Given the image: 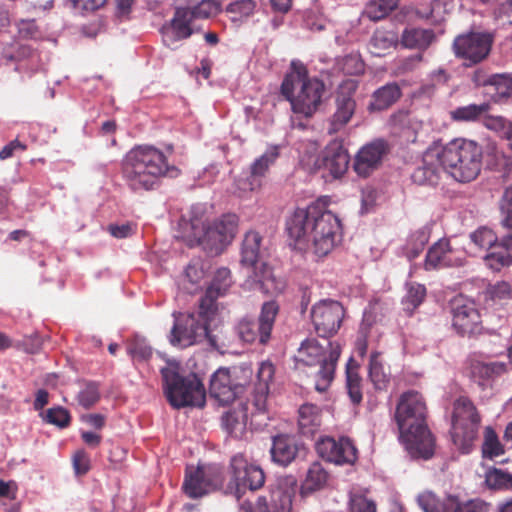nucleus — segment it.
Returning a JSON list of instances; mask_svg holds the SVG:
<instances>
[{
	"label": "nucleus",
	"instance_id": "nucleus-59",
	"mask_svg": "<svg viewBox=\"0 0 512 512\" xmlns=\"http://www.w3.org/2000/svg\"><path fill=\"white\" fill-rule=\"evenodd\" d=\"M99 399L98 386L95 383H88L79 393L78 402L81 406L89 408Z\"/></svg>",
	"mask_w": 512,
	"mask_h": 512
},
{
	"label": "nucleus",
	"instance_id": "nucleus-63",
	"mask_svg": "<svg viewBox=\"0 0 512 512\" xmlns=\"http://www.w3.org/2000/svg\"><path fill=\"white\" fill-rule=\"evenodd\" d=\"M75 12L80 14L91 13L101 8L107 0H70Z\"/></svg>",
	"mask_w": 512,
	"mask_h": 512
},
{
	"label": "nucleus",
	"instance_id": "nucleus-53",
	"mask_svg": "<svg viewBox=\"0 0 512 512\" xmlns=\"http://www.w3.org/2000/svg\"><path fill=\"white\" fill-rule=\"evenodd\" d=\"M417 502L424 512H448V509H446V500L440 502L436 495L430 491L419 494Z\"/></svg>",
	"mask_w": 512,
	"mask_h": 512
},
{
	"label": "nucleus",
	"instance_id": "nucleus-3",
	"mask_svg": "<svg viewBox=\"0 0 512 512\" xmlns=\"http://www.w3.org/2000/svg\"><path fill=\"white\" fill-rule=\"evenodd\" d=\"M274 373L275 368L271 362L260 363L252 401L238 409L229 410L222 416V426L229 434L240 437L249 421L250 426L257 429L267 426L271 419L267 396Z\"/></svg>",
	"mask_w": 512,
	"mask_h": 512
},
{
	"label": "nucleus",
	"instance_id": "nucleus-49",
	"mask_svg": "<svg viewBox=\"0 0 512 512\" xmlns=\"http://www.w3.org/2000/svg\"><path fill=\"white\" fill-rule=\"evenodd\" d=\"M504 450L498 437L491 427L485 428L484 442L482 445V453L485 458L493 459L501 454Z\"/></svg>",
	"mask_w": 512,
	"mask_h": 512
},
{
	"label": "nucleus",
	"instance_id": "nucleus-23",
	"mask_svg": "<svg viewBox=\"0 0 512 512\" xmlns=\"http://www.w3.org/2000/svg\"><path fill=\"white\" fill-rule=\"evenodd\" d=\"M241 387L233 384L228 369L220 368L211 377L210 394L219 403L226 405L231 403L240 393Z\"/></svg>",
	"mask_w": 512,
	"mask_h": 512
},
{
	"label": "nucleus",
	"instance_id": "nucleus-46",
	"mask_svg": "<svg viewBox=\"0 0 512 512\" xmlns=\"http://www.w3.org/2000/svg\"><path fill=\"white\" fill-rule=\"evenodd\" d=\"M490 89L495 90V99L506 98L512 94V76L496 74L490 77L486 83Z\"/></svg>",
	"mask_w": 512,
	"mask_h": 512
},
{
	"label": "nucleus",
	"instance_id": "nucleus-52",
	"mask_svg": "<svg viewBox=\"0 0 512 512\" xmlns=\"http://www.w3.org/2000/svg\"><path fill=\"white\" fill-rule=\"evenodd\" d=\"M486 484L492 489L512 488V475L501 470L492 469L486 473Z\"/></svg>",
	"mask_w": 512,
	"mask_h": 512
},
{
	"label": "nucleus",
	"instance_id": "nucleus-24",
	"mask_svg": "<svg viewBox=\"0 0 512 512\" xmlns=\"http://www.w3.org/2000/svg\"><path fill=\"white\" fill-rule=\"evenodd\" d=\"M349 165V155L342 142L334 140L323 153L322 166L333 178L343 176Z\"/></svg>",
	"mask_w": 512,
	"mask_h": 512
},
{
	"label": "nucleus",
	"instance_id": "nucleus-2",
	"mask_svg": "<svg viewBox=\"0 0 512 512\" xmlns=\"http://www.w3.org/2000/svg\"><path fill=\"white\" fill-rule=\"evenodd\" d=\"M426 404L421 394L407 391L400 396L395 419L400 440L414 458L428 459L434 452V439L425 424Z\"/></svg>",
	"mask_w": 512,
	"mask_h": 512
},
{
	"label": "nucleus",
	"instance_id": "nucleus-9",
	"mask_svg": "<svg viewBox=\"0 0 512 512\" xmlns=\"http://www.w3.org/2000/svg\"><path fill=\"white\" fill-rule=\"evenodd\" d=\"M261 241L262 237L258 232L249 231L245 234L241 249V263L251 268L252 273L248 275L244 286L264 294H277L283 290V282L275 278L271 268L265 263L258 266L261 257Z\"/></svg>",
	"mask_w": 512,
	"mask_h": 512
},
{
	"label": "nucleus",
	"instance_id": "nucleus-12",
	"mask_svg": "<svg viewBox=\"0 0 512 512\" xmlns=\"http://www.w3.org/2000/svg\"><path fill=\"white\" fill-rule=\"evenodd\" d=\"M173 317L174 325L170 333V343L173 346L185 348L208 339L213 347L221 349L208 330L206 313H174Z\"/></svg>",
	"mask_w": 512,
	"mask_h": 512
},
{
	"label": "nucleus",
	"instance_id": "nucleus-10",
	"mask_svg": "<svg viewBox=\"0 0 512 512\" xmlns=\"http://www.w3.org/2000/svg\"><path fill=\"white\" fill-rule=\"evenodd\" d=\"M340 352V346L337 343L328 342L327 346L323 347L317 340L309 339L301 344L297 361L307 366L319 365L315 374V389L318 392L327 391L331 385Z\"/></svg>",
	"mask_w": 512,
	"mask_h": 512
},
{
	"label": "nucleus",
	"instance_id": "nucleus-50",
	"mask_svg": "<svg viewBox=\"0 0 512 512\" xmlns=\"http://www.w3.org/2000/svg\"><path fill=\"white\" fill-rule=\"evenodd\" d=\"M191 13L195 19H204L216 15L220 9V3L216 0H192Z\"/></svg>",
	"mask_w": 512,
	"mask_h": 512
},
{
	"label": "nucleus",
	"instance_id": "nucleus-20",
	"mask_svg": "<svg viewBox=\"0 0 512 512\" xmlns=\"http://www.w3.org/2000/svg\"><path fill=\"white\" fill-rule=\"evenodd\" d=\"M481 315L474 301L457 297L452 302V324L458 333L474 334L481 330Z\"/></svg>",
	"mask_w": 512,
	"mask_h": 512
},
{
	"label": "nucleus",
	"instance_id": "nucleus-42",
	"mask_svg": "<svg viewBox=\"0 0 512 512\" xmlns=\"http://www.w3.org/2000/svg\"><path fill=\"white\" fill-rule=\"evenodd\" d=\"M488 109L489 105L487 103L469 104L452 110L450 114L451 118L455 121L472 122L487 113Z\"/></svg>",
	"mask_w": 512,
	"mask_h": 512
},
{
	"label": "nucleus",
	"instance_id": "nucleus-55",
	"mask_svg": "<svg viewBox=\"0 0 512 512\" xmlns=\"http://www.w3.org/2000/svg\"><path fill=\"white\" fill-rule=\"evenodd\" d=\"M15 57L20 61L17 69H37L39 55L31 47L19 46Z\"/></svg>",
	"mask_w": 512,
	"mask_h": 512
},
{
	"label": "nucleus",
	"instance_id": "nucleus-13",
	"mask_svg": "<svg viewBox=\"0 0 512 512\" xmlns=\"http://www.w3.org/2000/svg\"><path fill=\"white\" fill-rule=\"evenodd\" d=\"M296 491V479L286 476L279 479L277 487L268 495L259 496L255 506L246 500L241 502L238 512H290Z\"/></svg>",
	"mask_w": 512,
	"mask_h": 512
},
{
	"label": "nucleus",
	"instance_id": "nucleus-27",
	"mask_svg": "<svg viewBox=\"0 0 512 512\" xmlns=\"http://www.w3.org/2000/svg\"><path fill=\"white\" fill-rule=\"evenodd\" d=\"M355 111V101L351 96L338 95L336 98V111L332 115L328 133L334 134L343 129L350 121Z\"/></svg>",
	"mask_w": 512,
	"mask_h": 512
},
{
	"label": "nucleus",
	"instance_id": "nucleus-51",
	"mask_svg": "<svg viewBox=\"0 0 512 512\" xmlns=\"http://www.w3.org/2000/svg\"><path fill=\"white\" fill-rule=\"evenodd\" d=\"M470 239L476 247L479 249L487 250V252H489L491 246H494V244L498 241L495 233L487 227L478 228L476 231L470 234Z\"/></svg>",
	"mask_w": 512,
	"mask_h": 512
},
{
	"label": "nucleus",
	"instance_id": "nucleus-29",
	"mask_svg": "<svg viewBox=\"0 0 512 512\" xmlns=\"http://www.w3.org/2000/svg\"><path fill=\"white\" fill-rule=\"evenodd\" d=\"M507 371V364L500 361H474L471 364V376L480 385L503 375Z\"/></svg>",
	"mask_w": 512,
	"mask_h": 512
},
{
	"label": "nucleus",
	"instance_id": "nucleus-41",
	"mask_svg": "<svg viewBox=\"0 0 512 512\" xmlns=\"http://www.w3.org/2000/svg\"><path fill=\"white\" fill-rule=\"evenodd\" d=\"M349 512H376V504L366 495V491L353 487L349 491L348 501Z\"/></svg>",
	"mask_w": 512,
	"mask_h": 512
},
{
	"label": "nucleus",
	"instance_id": "nucleus-18",
	"mask_svg": "<svg viewBox=\"0 0 512 512\" xmlns=\"http://www.w3.org/2000/svg\"><path fill=\"white\" fill-rule=\"evenodd\" d=\"M222 484V476L216 466L188 467L183 490L190 498L202 497Z\"/></svg>",
	"mask_w": 512,
	"mask_h": 512
},
{
	"label": "nucleus",
	"instance_id": "nucleus-32",
	"mask_svg": "<svg viewBox=\"0 0 512 512\" xmlns=\"http://www.w3.org/2000/svg\"><path fill=\"white\" fill-rule=\"evenodd\" d=\"M279 307L274 301L265 302L262 305L259 320V342L265 344L270 339L271 331L274 326Z\"/></svg>",
	"mask_w": 512,
	"mask_h": 512
},
{
	"label": "nucleus",
	"instance_id": "nucleus-43",
	"mask_svg": "<svg viewBox=\"0 0 512 512\" xmlns=\"http://www.w3.org/2000/svg\"><path fill=\"white\" fill-rule=\"evenodd\" d=\"M399 0H370L365 7V15L373 20L378 21L386 17L398 5Z\"/></svg>",
	"mask_w": 512,
	"mask_h": 512
},
{
	"label": "nucleus",
	"instance_id": "nucleus-44",
	"mask_svg": "<svg viewBox=\"0 0 512 512\" xmlns=\"http://www.w3.org/2000/svg\"><path fill=\"white\" fill-rule=\"evenodd\" d=\"M127 353L133 360L145 361L151 357L152 348L145 338L135 335L127 342Z\"/></svg>",
	"mask_w": 512,
	"mask_h": 512
},
{
	"label": "nucleus",
	"instance_id": "nucleus-22",
	"mask_svg": "<svg viewBox=\"0 0 512 512\" xmlns=\"http://www.w3.org/2000/svg\"><path fill=\"white\" fill-rule=\"evenodd\" d=\"M388 150L386 141L376 139L363 146L356 155L354 169L359 176L367 177L381 163V160Z\"/></svg>",
	"mask_w": 512,
	"mask_h": 512
},
{
	"label": "nucleus",
	"instance_id": "nucleus-19",
	"mask_svg": "<svg viewBox=\"0 0 512 512\" xmlns=\"http://www.w3.org/2000/svg\"><path fill=\"white\" fill-rule=\"evenodd\" d=\"M464 252L453 247L447 238L439 239L427 251L424 268L427 271L449 267H459L464 264Z\"/></svg>",
	"mask_w": 512,
	"mask_h": 512
},
{
	"label": "nucleus",
	"instance_id": "nucleus-7",
	"mask_svg": "<svg viewBox=\"0 0 512 512\" xmlns=\"http://www.w3.org/2000/svg\"><path fill=\"white\" fill-rule=\"evenodd\" d=\"M323 92V82L309 77L301 61L292 60L281 84V93L290 102L293 112L305 117L312 116L321 103Z\"/></svg>",
	"mask_w": 512,
	"mask_h": 512
},
{
	"label": "nucleus",
	"instance_id": "nucleus-5",
	"mask_svg": "<svg viewBox=\"0 0 512 512\" xmlns=\"http://www.w3.org/2000/svg\"><path fill=\"white\" fill-rule=\"evenodd\" d=\"M167 174L174 177L178 170L169 167L164 154L152 146H138L125 157L123 175L134 191L152 189L158 179Z\"/></svg>",
	"mask_w": 512,
	"mask_h": 512
},
{
	"label": "nucleus",
	"instance_id": "nucleus-56",
	"mask_svg": "<svg viewBox=\"0 0 512 512\" xmlns=\"http://www.w3.org/2000/svg\"><path fill=\"white\" fill-rule=\"evenodd\" d=\"M430 238V233L427 228H421L415 231L409 240V245H411V249L408 251V257L410 259L416 258L420 252L423 250L424 246L428 242Z\"/></svg>",
	"mask_w": 512,
	"mask_h": 512
},
{
	"label": "nucleus",
	"instance_id": "nucleus-39",
	"mask_svg": "<svg viewBox=\"0 0 512 512\" xmlns=\"http://www.w3.org/2000/svg\"><path fill=\"white\" fill-rule=\"evenodd\" d=\"M426 296V288L424 285L410 282L406 284V294L403 297V309L412 314L414 310L421 305Z\"/></svg>",
	"mask_w": 512,
	"mask_h": 512
},
{
	"label": "nucleus",
	"instance_id": "nucleus-16",
	"mask_svg": "<svg viewBox=\"0 0 512 512\" xmlns=\"http://www.w3.org/2000/svg\"><path fill=\"white\" fill-rule=\"evenodd\" d=\"M493 35L488 32H470L457 36L453 42L456 57L471 66L483 61L490 53Z\"/></svg>",
	"mask_w": 512,
	"mask_h": 512
},
{
	"label": "nucleus",
	"instance_id": "nucleus-31",
	"mask_svg": "<svg viewBox=\"0 0 512 512\" xmlns=\"http://www.w3.org/2000/svg\"><path fill=\"white\" fill-rule=\"evenodd\" d=\"M434 38L432 30L408 28L403 32L401 42L406 48L424 50L430 46Z\"/></svg>",
	"mask_w": 512,
	"mask_h": 512
},
{
	"label": "nucleus",
	"instance_id": "nucleus-26",
	"mask_svg": "<svg viewBox=\"0 0 512 512\" xmlns=\"http://www.w3.org/2000/svg\"><path fill=\"white\" fill-rule=\"evenodd\" d=\"M297 450V443L294 437L286 434L273 437L270 453L275 463L287 466L295 459Z\"/></svg>",
	"mask_w": 512,
	"mask_h": 512
},
{
	"label": "nucleus",
	"instance_id": "nucleus-54",
	"mask_svg": "<svg viewBox=\"0 0 512 512\" xmlns=\"http://www.w3.org/2000/svg\"><path fill=\"white\" fill-rule=\"evenodd\" d=\"M261 187V179L257 176L249 175L240 176L235 180V193L239 197H245L249 192L255 191Z\"/></svg>",
	"mask_w": 512,
	"mask_h": 512
},
{
	"label": "nucleus",
	"instance_id": "nucleus-15",
	"mask_svg": "<svg viewBox=\"0 0 512 512\" xmlns=\"http://www.w3.org/2000/svg\"><path fill=\"white\" fill-rule=\"evenodd\" d=\"M310 316L316 334L330 338L340 329L345 310L340 302L325 299L312 306Z\"/></svg>",
	"mask_w": 512,
	"mask_h": 512
},
{
	"label": "nucleus",
	"instance_id": "nucleus-47",
	"mask_svg": "<svg viewBox=\"0 0 512 512\" xmlns=\"http://www.w3.org/2000/svg\"><path fill=\"white\" fill-rule=\"evenodd\" d=\"M336 69L347 75H357L364 71V63L358 54L352 53L338 58Z\"/></svg>",
	"mask_w": 512,
	"mask_h": 512
},
{
	"label": "nucleus",
	"instance_id": "nucleus-14",
	"mask_svg": "<svg viewBox=\"0 0 512 512\" xmlns=\"http://www.w3.org/2000/svg\"><path fill=\"white\" fill-rule=\"evenodd\" d=\"M231 486L234 487V495L240 499L246 489L251 491L261 488L265 482V475L261 467L250 463L242 454H235L230 461Z\"/></svg>",
	"mask_w": 512,
	"mask_h": 512
},
{
	"label": "nucleus",
	"instance_id": "nucleus-60",
	"mask_svg": "<svg viewBox=\"0 0 512 512\" xmlns=\"http://www.w3.org/2000/svg\"><path fill=\"white\" fill-rule=\"evenodd\" d=\"M501 213L503 216L502 225L508 229L512 228V186L508 187L501 200Z\"/></svg>",
	"mask_w": 512,
	"mask_h": 512
},
{
	"label": "nucleus",
	"instance_id": "nucleus-25",
	"mask_svg": "<svg viewBox=\"0 0 512 512\" xmlns=\"http://www.w3.org/2000/svg\"><path fill=\"white\" fill-rule=\"evenodd\" d=\"M486 266L492 271L498 272L512 265V234L497 241L484 256Z\"/></svg>",
	"mask_w": 512,
	"mask_h": 512
},
{
	"label": "nucleus",
	"instance_id": "nucleus-4",
	"mask_svg": "<svg viewBox=\"0 0 512 512\" xmlns=\"http://www.w3.org/2000/svg\"><path fill=\"white\" fill-rule=\"evenodd\" d=\"M482 148L472 140L453 139L446 145L434 143L426 150V161L439 165L458 182H470L481 171Z\"/></svg>",
	"mask_w": 512,
	"mask_h": 512
},
{
	"label": "nucleus",
	"instance_id": "nucleus-58",
	"mask_svg": "<svg viewBox=\"0 0 512 512\" xmlns=\"http://www.w3.org/2000/svg\"><path fill=\"white\" fill-rule=\"evenodd\" d=\"M486 295L494 301L508 299L512 295V287L506 281H499L487 288Z\"/></svg>",
	"mask_w": 512,
	"mask_h": 512
},
{
	"label": "nucleus",
	"instance_id": "nucleus-36",
	"mask_svg": "<svg viewBox=\"0 0 512 512\" xmlns=\"http://www.w3.org/2000/svg\"><path fill=\"white\" fill-rule=\"evenodd\" d=\"M398 36L393 31L378 29L374 32L370 42V52L376 56H382L386 51L396 46Z\"/></svg>",
	"mask_w": 512,
	"mask_h": 512
},
{
	"label": "nucleus",
	"instance_id": "nucleus-62",
	"mask_svg": "<svg viewBox=\"0 0 512 512\" xmlns=\"http://www.w3.org/2000/svg\"><path fill=\"white\" fill-rule=\"evenodd\" d=\"M16 26L18 29V34L22 38L36 39L40 35L35 20L21 19L17 21Z\"/></svg>",
	"mask_w": 512,
	"mask_h": 512
},
{
	"label": "nucleus",
	"instance_id": "nucleus-45",
	"mask_svg": "<svg viewBox=\"0 0 512 512\" xmlns=\"http://www.w3.org/2000/svg\"><path fill=\"white\" fill-rule=\"evenodd\" d=\"M446 509H448V512H489V505L481 500L459 503L455 497H448L446 499Z\"/></svg>",
	"mask_w": 512,
	"mask_h": 512
},
{
	"label": "nucleus",
	"instance_id": "nucleus-6",
	"mask_svg": "<svg viewBox=\"0 0 512 512\" xmlns=\"http://www.w3.org/2000/svg\"><path fill=\"white\" fill-rule=\"evenodd\" d=\"M239 225L236 214L227 213L208 223L203 217L193 216L183 221V240L191 247L201 245L204 250L219 254L231 243Z\"/></svg>",
	"mask_w": 512,
	"mask_h": 512
},
{
	"label": "nucleus",
	"instance_id": "nucleus-11",
	"mask_svg": "<svg viewBox=\"0 0 512 512\" xmlns=\"http://www.w3.org/2000/svg\"><path fill=\"white\" fill-rule=\"evenodd\" d=\"M480 421L475 406L468 398L461 397L455 401L451 437L461 453L468 454L472 451Z\"/></svg>",
	"mask_w": 512,
	"mask_h": 512
},
{
	"label": "nucleus",
	"instance_id": "nucleus-48",
	"mask_svg": "<svg viewBox=\"0 0 512 512\" xmlns=\"http://www.w3.org/2000/svg\"><path fill=\"white\" fill-rule=\"evenodd\" d=\"M235 331L241 341L253 343L259 339V326L248 317H244L235 326Z\"/></svg>",
	"mask_w": 512,
	"mask_h": 512
},
{
	"label": "nucleus",
	"instance_id": "nucleus-37",
	"mask_svg": "<svg viewBox=\"0 0 512 512\" xmlns=\"http://www.w3.org/2000/svg\"><path fill=\"white\" fill-rule=\"evenodd\" d=\"M231 274L228 268H219L213 277V280L206 291V298L213 301L224 295L231 286Z\"/></svg>",
	"mask_w": 512,
	"mask_h": 512
},
{
	"label": "nucleus",
	"instance_id": "nucleus-17",
	"mask_svg": "<svg viewBox=\"0 0 512 512\" xmlns=\"http://www.w3.org/2000/svg\"><path fill=\"white\" fill-rule=\"evenodd\" d=\"M192 0H175V11L170 21L162 27V38L166 46L173 48L177 42L189 38L194 33L193 20L190 9Z\"/></svg>",
	"mask_w": 512,
	"mask_h": 512
},
{
	"label": "nucleus",
	"instance_id": "nucleus-57",
	"mask_svg": "<svg viewBox=\"0 0 512 512\" xmlns=\"http://www.w3.org/2000/svg\"><path fill=\"white\" fill-rule=\"evenodd\" d=\"M44 420L59 428L68 426L70 422L69 412L63 407H53L46 411Z\"/></svg>",
	"mask_w": 512,
	"mask_h": 512
},
{
	"label": "nucleus",
	"instance_id": "nucleus-21",
	"mask_svg": "<svg viewBox=\"0 0 512 512\" xmlns=\"http://www.w3.org/2000/svg\"><path fill=\"white\" fill-rule=\"evenodd\" d=\"M317 453L323 459L335 464H352L357 459V449L347 437L338 440L332 437H324L316 443Z\"/></svg>",
	"mask_w": 512,
	"mask_h": 512
},
{
	"label": "nucleus",
	"instance_id": "nucleus-34",
	"mask_svg": "<svg viewBox=\"0 0 512 512\" xmlns=\"http://www.w3.org/2000/svg\"><path fill=\"white\" fill-rule=\"evenodd\" d=\"M279 145H269L265 152L257 157L250 165L252 175L263 178L280 155Z\"/></svg>",
	"mask_w": 512,
	"mask_h": 512
},
{
	"label": "nucleus",
	"instance_id": "nucleus-35",
	"mask_svg": "<svg viewBox=\"0 0 512 512\" xmlns=\"http://www.w3.org/2000/svg\"><path fill=\"white\" fill-rule=\"evenodd\" d=\"M327 472L319 463H313L308 471L305 480L301 485V493L306 495L322 489L327 482Z\"/></svg>",
	"mask_w": 512,
	"mask_h": 512
},
{
	"label": "nucleus",
	"instance_id": "nucleus-30",
	"mask_svg": "<svg viewBox=\"0 0 512 512\" xmlns=\"http://www.w3.org/2000/svg\"><path fill=\"white\" fill-rule=\"evenodd\" d=\"M298 425L303 435H313L321 425V410L314 404H304L299 408Z\"/></svg>",
	"mask_w": 512,
	"mask_h": 512
},
{
	"label": "nucleus",
	"instance_id": "nucleus-8",
	"mask_svg": "<svg viewBox=\"0 0 512 512\" xmlns=\"http://www.w3.org/2000/svg\"><path fill=\"white\" fill-rule=\"evenodd\" d=\"M164 393L176 409L184 407L202 408L206 402L204 385L196 375L181 376L179 363L168 360L167 366L161 368Z\"/></svg>",
	"mask_w": 512,
	"mask_h": 512
},
{
	"label": "nucleus",
	"instance_id": "nucleus-64",
	"mask_svg": "<svg viewBox=\"0 0 512 512\" xmlns=\"http://www.w3.org/2000/svg\"><path fill=\"white\" fill-rule=\"evenodd\" d=\"M347 389L348 395L354 404H359L362 400V393L360 389V378L357 374L347 372Z\"/></svg>",
	"mask_w": 512,
	"mask_h": 512
},
{
	"label": "nucleus",
	"instance_id": "nucleus-38",
	"mask_svg": "<svg viewBox=\"0 0 512 512\" xmlns=\"http://www.w3.org/2000/svg\"><path fill=\"white\" fill-rule=\"evenodd\" d=\"M369 377L376 389H384L388 383L389 377L385 372L380 352L371 353L368 365Z\"/></svg>",
	"mask_w": 512,
	"mask_h": 512
},
{
	"label": "nucleus",
	"instance_id": "nucleus-40",
	"mask_svg": "<svg viewBox=\"0 0 512 512\" xmlns=\"http://www.w3.org/2000/svg\"><path fill=\"white\" fill-rule=\"evenodd\" d=\"M257 8L254 0H238L230 3L226 12L230 15V19L234 23H243L251 17Z\"/></svg>",
	"mask_w": 512,
	"mask_h": 512
},
{
	"label": "nucleus",
	"instance_id": "nucleus-33",
	"mask_svg": "<svg viewBox=\"0 0 512 512\" xmlns=\"http://www.w3.org/2000/svg\"><path fill=\"white\" fill-rule=\"evenodd\" d=\"M440 167L442 166L437 160H433L431 163L427 162L425 152L422 165L412 173L413 182L419 185H436L439 180Z\"/></svg>",
	"mask_w": 512,
	"mask_h": 512
},
{
	"label": "nucleus",
	"instance_id": "nucleus-1",
	"mask_svg": "<svg viewBox=\"0 0 512 512\" xmlns=\"http://www.w3.org/2000/svg\"><path fill=\"white\" fill-rule=\"evenodd\" d=\"M295 247L317 258L327 256L342 239L339 218L320 203L297 209L286 222Z\"/></svg>",
	"mask_w": 512,
	"mask_h": 512
},
{
	"label": "nucleus",
	"instance_id": "nucleus-28",
	"mask_svg": "<svg viewBox=\"0 0 512 512\" xmlns=\"http://www.w3.org/2000/svg\"><path fill=\"white\" fill-rule=\"evenodd\" d=\"M402 92L396 82L387 83L378 88L372 94V100L369 104L370 111H382L391 107L401 97Z\"/></svg>",
	"mask_w": 512,
	"mask_h": 512
},
{
	"label": "nucleus",
	"instance_id": "nucleus-61",
	"mask_svg": "<svg viewBox=\"0 0 512 512\" xmlns=\"http://www.w3.org/2000/svg\"><path fill=\"white\" fill-rule=\"evenodd\" d=\"M494 17L499 25L512 24V0L500 1L494 10Z\"/></svg>",
	"mask_w": 512,
	"mask_h": 512
}]
</instances>
